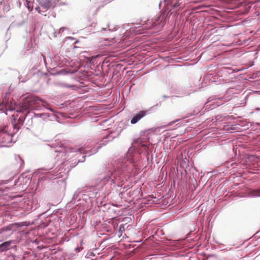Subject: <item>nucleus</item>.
I'll return each instance as SVG.
<instances>
[{
  "label": "nucleus",
  "mask_w": 260,
  "mask_h": 260,
  "mask_svg": "<svg viewBox=\"0 0 260 260\" xmlns=\"http://www.w3.org/2000/svg\"><path fill=\"white\" fill-rule=\"evenodd\" d=\"M39 4L45 9H54L57 6L66 4V0H38Z\"/></svg>",
  "instance_id": "nucleus-1"
},
{
  "label": "nucleus",
  "mask_w": 260,
  "mask_h": 260,
  "mask_svg": "<svg viewBox=\"0 0 260 260\" xmlns=\"http://www.w3.org/2000/svg\"><path fill=\"white\" fill-rule=\"evenodd\" d=\"M28 102L30 103L33 110L36 109L39 106L40 103L42 104L46 103L44 100L40 99L37 96L28 97Z\"/></svg>",
  "instance_id": "nucleus-2"
},
{
  "label": "nucleus",
  "mask_w": 260,
  "mask_h": 260,
  "mask_svg": "<svg viewBox=\"0 0 260 260\" xmlns=\"http://www.w3.org/2000/svg\"><path fill=\"white\" fill-rule=\"evenodd\" d=\"M33 110L32 106L30 105L29 102H28V97L26 98L20 106V109H18L17 111L18 112H23L26 110Z\"/></svg>",
  "instance_id": "nucleus-3"
},
{
  "label": "nucleus",
  "mask_w": 260,
  "mask_h": 260,
  "mask_svg": "<svg viewBox=\"0 0 260 260\" xmlns=\"http://www.w3.org/2000/svg\"><path fill=\"white\" fill-rule=\"evenodd\" d=\"M146 112L141 111L134 116L131 121L132 124H135L146 115Z\"/></svg>",
  "instance_id": "nucleus-4"
},
{
  "label": "nucleus",
  "mask_w": 260,
  "mask_h": 260,
  "mask_svg": "<svg viewBox=\"0 0 260 260\" xmlns=\"http://www.w3.org/2000/svg\"><path fill=\"white\" fill-rule=\"evenodd\" d=\"M24 118H21V117H19L18 121L16 122V119L14 118L12 120V122L13 125V127L14 129H17V131L20 128V126H19L18 125L20 124L22 125L24 122Z\"/></svg>",
  "instance_id": "nucleus-5"
},
{
  "label": "nucleus",
  "mask_w": 260,
  "mask_h": 260,
  "mask_svg": "<svg viewBox=\"0 0 260 260\" xmlns=\"http://www.w3.org/2000/svg\"><path fill=\"white\" fill-rule=\"evenodd\" d=\"M12 241H9L0 245V252H3L5 251H7L8 250L11 245Z\"/></svg>",
  "instance_id": "nucleus-6"
},
{
  "label": "nucleus",
  "mask_w": 260,
  "mask_h": 260,
  "mask_svg": "<svg viewBox=\"0 0 260 260\" xmlns=\"http://www.w3.org/2000/svg\"><path fill=\"white\" fill-rule=\"evenodd\" d=\"M182 0H167L168 4H170L172 5V7L174 8H176L180 6L181 4Z\"/></svg>",
  "instance_id": "nucleus-7"
},
{
  "label": "nucleus",
  "mask_w": 260,
  "mask_h": 260,
  "mask_svg": "<svg viewBox=\"0 0 260 260\" xmlns=\"http://www.w3.org/2000/svg\"><path fill=\"white\" fill-rule=\"evenodd\" d=\"M7 105L8 101L6 100V99L3 100L2 102L0 103V111L5 112V113L7 114L6 111L7 110Z\"/></svg>",
  "instance_id": "nucleus-8"
},
{
  "label": "nucleus",
  "mask_w": 260,
  "mask_h": 260,
  "mask_svg": "<svg viewBox=\"0 0 260 260\" xmlns=\"http://www.w3.org/2000/svg\"><path fill=\"white\" fill-rule=\"evenodd\" d=\"M105 41H108L112 43H116L117 42V40H116L115 37L105 39Z\"/></svg>",
  "instance_id": "nucleus-9"
},
{
  "label": "nucleus",
  "mask_w": 260,
  "mask_h": 260,
  "mask_svg": "<svg viewBox=\"0 0 260 260\" xmlns=\"http://www.w3.org/2000/svg\"><path fill=\"white\" fill-rule=\"evenodd\" d=\"M8 128V127L7 126H5L3 127H0V133H7Z\"/></svg>",
  "instance_id": "nucleus-10"
},
{
  "label": "nucleus",
  "mask_w": 260,
  "mask_h": 260,
  "mask_svg": "<svg viewBox=\"0 0 260 260\" xmlns=\"http://www.w3.org/2000/svg\"><path fill=\"white\" fill-rule=\"evenodd\" d=\"M26 1V6L28 9L29 11H31L32 10V7L30 6V1L29 0H25Z\"/></svg>",
  "instance_id": "nucleus-11"
},
{
  "label": "nucleus",
  "mask_w": 260,
  "mask_h": 260,
  "mask_svg": "<svg viewBox=\"0 0 260 260\" xmlns=\"http://www.w3.org/2000/svg\"><path fill=\"white\" fill-rule=\"evenodd\" d=\"M207 6H205V5H201V6H198V7H197L196 8H194L193 9V10H199V9H202V8H207Z\"/></svg>",
  "instance_id": "nucleus-12"
},
{
  "label": "nucleus",
  "mask_w": 260,
  "mask_h": 260,
  "mask_svg": "<svg viewBox=\"0 0 260 260\" xmlns=\"http://www.w3.org/2000/svg\"><path fill=\"white\" fill-rule=\"evenodd\" d=\"M12 228V225H10L8 226L5 227L3 228V231H8V230H11Z\"/></svg>",
  "instance_id": "nucleus-13"
},
{
  "label": "nucleus",
  "mask_w": 260,
  "mask_h": 260,
  "mask_svg": "<svg viewBox=\"0 0 260 260\" xmlns=\"http://www.w3.org/2000/svg\"><path fill=\"white\" fill-rule=\"evenodd\" d=\"M155 26V22H153L152 25H151V27H149L148 28H151V27H154Z\"/></svg>",
  "instance_id": "nucleus-14"
},
{
  "label": "nucleus",
  "mask_w": 260,
  "mask_h": 260,
  "mask_svg": "<svg viewBox=\"0 0 260 260\" xmlns=\"http://www.w3.org/2000/svg\"><path fill=\"white\" fill-rule=\"evenodd\" d=\"M82 148H80V149H79V150H78V151H79V152H80L81 153L82 152Z\"/></svg>",
  "instance_id": "nucleus-15"
},
{
  "label": "nucleus",
  "mask_w": 260,
  "mask_h": 260,
  "mask_svg": "<svg viewBox=\"0 0 260 260\" xmlns=\"http://www.w3.org/2000/svg\"><path fill=\"white\" fill-rule=\"evenodd\" d=\"M39 9V8H36V10H38V12H39V13H40V11L38 10Z\"/></svg>",
  "instance_id": "nucleus-16"
}]
</instances>
